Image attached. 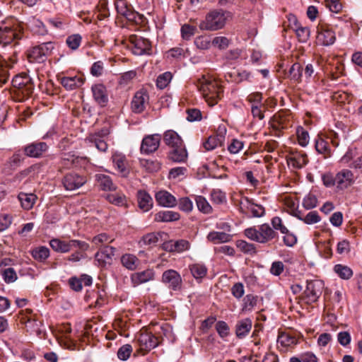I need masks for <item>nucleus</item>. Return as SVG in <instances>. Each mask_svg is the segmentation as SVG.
I'll use <instances>...</instances> for the list:
<instances>
[{
  "mask_svg": "<svg viewBox=\"0 0 362 362\" xmlns=\"http://www.w3.org/2000/svg\"><path fill=\"white\" fill-rule=\"evenodd\" d=\"M290 122V115L287 111H280L276 113L270 119L269 124L279 136L280 132L288 128Z\"/></svg>",
  "mask_w": 362,
  "mask_h": 362,
  "instance_id": "nucleus-12",
  "label": "nucleus"
},
{
  "mask_svg": "<svg viewBox=\"0 0 362 362\" xmlns=\"http://www.w3.org/2000/svg\"><path fill=\"white\" fill-rule=\"evenodd\" d=\"M223 139V137L221 136H211L203 144V146L206 151H211L221 145Z\"/></svg>",
  "mask_w": 362,
  "mask_h": 362,
  "instance_id": "nucleus-47",
  "label": "nucleus"
},
{
  "mask_svg": "<svg viewBox=\"0 0 362 362\" xmlns=\"http://www.w3.org/2000/svg\"><path fill=\"white\" fill-rule=\"evenodd\" d=\"M15 63L10 57L4 58L0 55V83H6L9 79L8 69Z\"/></svg>",
  "mask_w": 362,
  "mask_h": 362,
  "instance_id": "nucleus-29",
  "label": "nucleus"
},
{
  "mask_svg": "<svg viewBox=\"0 0 362 362\" xmlns=\"http://www.w3.org/2000/svg\"><path fill=\"white\" fill-rule=\"evenodd\" d=\"M132 352V347L130 344H124L117 351V356L120 360L126 361Z\"/></svg>",
  "mask_w": 362,
  "mask_h": 362,
  "instance_id": "nucleus-60",
  "label": "nucleus"
},
{
  "mask_svg": "<svg viewBox=\"0 0 362 362\" xmlns=\"http://www.w3.org/2000/svg\"><path fill=\"white\" fill-rule=\"evenodd\" d=\"M48 146L45 142L32 143L24 148V153L31 158H39L47 151Z\"/></svg>",
  "mask_w": 362,
  "mask_h": 362,
  "instance_id": "nucleus-21",
  "label": "nucleus"
},
{
  "mask_svg": "<svg viewBox=\"0 0 362 362\" xmlns=\"http://www.w3.org/2000/svg\"><path fill=\"white\" fill-rule=\"evenodd\" d=\"M231 236L224 232L212 231L207 235V240L214 244H220L229 242Z\"/></svg>",
  "mask_w": 362,
  "mask_h": 362,
  "instance_id": "nucleus-37",
  "label": "nucleus"
},
{
  "mask_svg": "<svg viewBox=\"0 0 362 362\" xmlns=\"http://www.w3.org/2000/svg\"><path fill=\"white\" fill-rule=\"evenodd\" d=\"M252 327V321L250 318L238 320L235 325V335L239 339L245 337Z\"/></svg>",
  "mask_w": 362,
  "mask_h": 362,
  "instance_id": "nucleus-26",
  "label": "nucleus"
},
{
  "mask_svg": "<svg viewBox=\"0 0 362 362\" xmlns=\"http://www.w3.org/2000/svg\"><path fill=\"white\" fill-rule=\"evenodd\" d=\"M177 204L179 209L185 213H189L193 209V202L187 197L179 199L177 201Z\"/></svg>",
  "mask_w": 362,
  "mask_h": 362,
  "instance_id": "nucleus-52",
  "label": "nucleus"
},
{
  "mask_svg": "<svg viewBox=\"0 0 362 362\" xmlns=\"http://www.w3.org/2000/svg\"><path fill=\"white\" fill-rule=\"evenodd\" d=\"M337 187L339 189H345L355 182L354 173L349 169H343L336 174Z\"/></svg>",
  "mask_w": 362,
  "mask_h": 362,
  "instance_id": "nucleus-18",
  "label": "nucleus"
},
{
  "mask_svg": "<svg viewBox=\"0 0 362 362\" xmlns=\"http://www.w3.org/2000/svg\"><path fill=\"white\" fill-rule=\"evenodd\" d=\"M317 205V199L314 194H309L303 200V206L305 209H312Z\"/></svg>",
  "mask_w": 362,
  "mask_h": 362,
  "instance_id": "nucleus-59",
  "label": "nucleus"
},
{
  "mask_svg": "<svg viewBox=\"0 0 362 362\" xmlns=\"http://www.w3.org/2000/svg\"><path fill=\"white\" fill-rule=\"evenodd\" d=\"M122 264L127 269L134 270L139 264V259L134 255L125 254L121 258Z\"/></svg>",
  "mask_w": 362,
  "mask_h": 362,
  "instance_id": "nucleus-40",
  "label": "nucleus"
},
{
  "mask_svg": "<svg viewBox=\"0 0 362 362\" xmlns=\"http://www.w3.org/2000/svg\"><path fill=\"white\" fill-rule=\"evenodd\" d=\"M92 91L95 100L101 106H105L108 101L105 86L103 84H96L92 87Z\"/></svg>",
  "mask_w": 362,
  "mask_h": 362,
  "instance_id": "nucleus-31",
  "label": "nucleus"
},
{
  "mask_svg": "<svg viewBox=\"0 0 362 362\" xmlns=\"http://www.w3.org/2000/svg\"><path fill=\"white\" fill-rule=\"evenodd\" d=\"M168 158L169 160L175 163L185 162L187 158V152L184 144L182 143L177 146L170 148Z\"/></svg>",
  "mask_w": 362,
  "mask_h": 362,
  "instance_id": "nucleus-24",
  "label": "nucleus"
},
{
  "mask_svg": "<svg viewBox=\"0 0 362 362\" xmlns=\"http://www.w3.org/2000/svg\"><path fill=\"white\" fill-rule=\"evenodd\" d=\"M211 201L216 204H220L226 201V194L219 189H214L211 193Z\"/></svg>",
  "mask_w": 362,
  "mask_h": 362,
  "instance_id": "nucleus-61",
  "label": "nucleus"
},
{
  "mask_svg": "<svg viewBox=\"0 0 362 362\" xmlns=\"http://www.w3.org/2000/svg\"><path fill=\"white\" fill-rule=\"evenodd\" d=\"M115 6L118 14L125 17L129 21H136V18L139 16L127 0H115Z\"/></svg>",
  "mask_w": 362,
  "mask_h": 362,
  "instance_id": "nucleus-15",
  "label": "nucleus"
},
{
  "mask_svg": "<svg viewBox=\"0 0 362 362\" xmlns=\"http://www.w3.org/2000/svg\"><path fill=\"white\" fill-rule=\"evenodd\" d=\"M257 303V296L253 294L246 295L243 300L242 310L244 312L251 311Z\"/></svg>",
  "mask_w": 362,
  "mask_h": 362,
  "instance_id": "nucleus-43",
  "label": "nucleus"
},
{
  "mask_svg": "<svg viewBox=\"0 0 362 362\" xmlns=\"http://www.w3.org/2000/svg\"><path fill=\"white\" fill-rule=\"evenodd\" d=\"M31 255L35 260L44 262L49 256V250L45 246L37 247L32 250Z\"/></svg>",
  "mask_w": 362,
  "mask_h": 362,
  "instance_id": "nucleus-41",
  "label": "nucleus"
},
{
  "mask_svg": "<svg viewBox=\"0 0 362 362\" xmlns=\"http://www.w3.org/2000/svg\"><path fill=\"white\" fill-rule=\"evenodd\" d=\"M95 180L103 191H116L117 185L113 183L112 178L105 174H96Z\"/></svg>",
  "mask_w": 362,
  "mask_h": 362,
  "instance_id": "nucleus-27",
  "label": "nucleus"
},
{
  "mask_svg": "<svg viewBox=\"0 0 362 362\" xmlns=\"http://www.w3.org/2000/svg\"><path fill=\"white\" fill-rule=\"evenodd\" d=\"M154 278V272L152 269H146L132 274L131 280L134 286L146 283Z\"/></svg>",
  "mask_w": 362,
  "mask_h": 362,
  "instance_id": "nucleus-28",
  "label": "nucleus"
},
{
  "mask_svg": "<svg viewBox=\"0 0 362 362\" xmlns=\"http://www.w3.org/2000/svg\"><path fill=\"white\" fill-rule=\"evenodd\" d=\"M303 71V68L300 64H293L289 69V78L296 83H300L302 81Z\"/></svg>",
  "mask_w": 362,
  "mask_h": 362,
  "instance_id": "nucleus-39",
  "label": "nucleus"
},
{
  "mask_svg": "<svg viewBox=\"0 0 362 362\" xmlns=\"http://www.w3.org/2000/svg\"><path fill=\"white\" fill-rule=\"evenodd\" d=\"M82 37L79 34H74L66 38V42L69 48L76 49L81 45Z\"/></svg>",
  "mask_w": 362,
  "mask_h": 362,
  "instance_id": "nucleus-54",
  "label": "nucleus"
},
{
  "mask_svg": "<svg viewBox=\"0 0 362 362\" xmlns=\"http://www.w3.org/2000/svg\"><path fill=\"white\" fill-rule=\"evenodd\" d=\"M298 344L297 338L288 332H279L277 338V348L281 352H286Z\"/></svg>",
  "mask_w": 362,
  "mask_h": 362,
  "instance_id": "nucleus-17",
  "label": "nucleus"
},
{
  "mask_svg": "<svg viewBox=\"0 0 362 362\" xmlns=\"http://www.w3.org/2000/svg\"><path fill=\"white\" fill-rule=\"evenodd\" d=\"M2 276L6 283H13L17 279V274L13 268L9 267L4 269Z\"/></svg>",
  "mask_w": 362,
  "mask_h": 362,
  "instance_id": "nucleus-63",
  "label": "nucleus"
},
{
  "mask_svg": "<svg viewBox=\"0 0 362 362\" xmlns=\"http://www.w3.org/2000/svg\"><path fill=\"white\" fill-rule=\"evenodd\" d=\"M107 134L108 132L107 130H103L101 132L90 134L86 138V142L90 145L95 146L98 151L105 152L107 149V144L105 139V136Z\"/></svg>",
  "mask_w": 362,
  "mask_h": 362,
  "instance_id": "nucleus-20",
  "label": "nucleus"
},
{
  "mask_svg": "<svg viewBox=\"0 0 362 362\" xmlns=\"http://www.w3.org/2000/svg\"><path fill=\"white\" fill-rule=\"evenodd\" d=\"M160 233H150L143 236L141 242L145 245H155L159 240Z\"/></svg>",
  "mask_w": 362,
  "mask_h": 362,
  "instance_id": "nucleus-58",
  "label": "nucleus"
},
{
  "mask_svg": "<svg viewBox=\"0 0 362 362\" xmlns=\"http://www.w3.org/2000/svg\"><path fill=\"white\" fill-rule=\"evenodd\" d=\"M194 44L200 49H207L210 47L211 41L208 37L199 36L194 40Z\"/></svg>",
  "mask_w": 362,
  "mask_h": 362,
  "instance_id": "nucleus-62",
  "label": "nucleus"
},
{
  "mask_svg": "<svg viewBox=\"0 0 362 362\" xmlns=\"http://www.w3.org/2000/svg\"><path fill=\"white\" fill-rule=\"evenodd\" d=\"M132 45V52L134 54L142 55L149 54L151 45L148 40L137 35H132L129 37Z\"/></svg>",
  "mask_w": 362,
  "mask_h": 362,
  "instance_id": "nucleus-14",
  "label": "nucleus"
},
{
  "mask_svg": "<svg viewBox=\"0 0 362 362\" xmlns=\"http://www.w3.org/2000/svg\"><path fill=\"white\" fill-rule=\"evenodd\" d=\"M197 30L195 26L189 24H184L181 28V35L184 40H189L194 34Z\"/></svg>",
  "mask_w": 362,
  "mask_h": 362,
  "instance_id": "nucleus-56",
  "label": "nucleus"
},
{
  "mask_svg": "<svg viewBox=\"0 0 362 362\" xmlns=\"http://www.w3.org/2000/svg\"><path fill=\"white\" fill-rule=\"evenodd\" d=\"M179 213L173 211H161L155 214L154 221L156 222H170L179 220Z\"/></svg>",
  "mask_w": 362,
  "mask_h": 362,
  "instance_id": "nucleus-34",
  "label": "nucleus"
},
{
  "mask_svg": "<svg viewBox=\"0 0 362 362\" xmlns=\"http://www.w3.org/2000/svg\"><path fill=\"white\" fill-rule=\"evenodd\" d=\"M162 281L173 290L176 291L181 288L182 278L175 270L169 269L164 272L162 276Z\"/></svg>",
  "mask_w": 362,
  "mask_h": 362,
  "instance_id": "nucleus-19",
  "label": "nucleus"
},
{
  "mask_svg": "<svg viewBox=\"0 0 362 362\" xmlns=\"http://www.w3.org/2000/svg\"><path fill=\"white\" fill-rule=\"evenodd\" d=\"M138 206L143 211H148L153 206V199L145 190L140 189L137 192Z\"/></svg>",
  "mask_w": 362,
  "mask_h": 362,
  "instance_id": "nucleus-30",
  "label": "nucleus"
},
{
  "mask_svg": "<svg viewBox=\"0 0 362 362\" xmlns=\"http://www.w3.org/2000/svg\"><path fill=\"white\" fill-rule=\"evenodd\" d=\"M195 201L197 208L200 211L204 214H209L212 211V207L204 197L197 196Z\"/></svg>",
  "mask_w": 362,
  "mask_h": 362,
  "instance_id": "nucleus-50",
  "label": "nucleus"
},
{
  "mask_svg": "<svg viewBox=\"0 0 362 362\" xmlns=\"http://www.w3.org/2000/svg\"><path fill=\"white\" fill-rule=\"evenodd\" d=\"M237 247L243 252L254 255L256 253V247L254 244L249 243L245 240H238L236 243Z\"/></svg>",
  "mask_w": 362,
  "mask_h": 362,
  "instance_id": "nucleus-49",
  "label": "nucleus"
},
{
  "mask_svg": "<svg viewBox=\"0 0 362 362\" xmlns=\"http://www.w3.org/2000/svg\"><path fill=\"white\" fill-rule=\"evenodd\" d=\"M298 40L301 42H305L310 37V30L308 27H303L299 25L297 27H293Z\"/></svg>",
  "mask_w": 362,
  "mask_h": 362,
  "instance_id": "nucleus-48",
  "label": "nucleus"
},
{
  "mask_svg": "<svg viewBox=\"0 0 362 362\" xmlns=\"http://www.w3.org/2000/svg\"><path fill=\"white\" fill-rule=\"evenodd\" d=\"M317 28V40L320 45L329 46L334 44L336 40V35L330 25L325 23H320Z\"/></svg>",
  "mask_w": 362,
  "mask_h": 362,
  "instance_id": "nucleus-13",
  "label": "nucleus"
},
{
  "mask_svg": "<svg viewBox=\"0 0 362 362\" xmlns=\"http://www.w3.org/2000/svg\"><path fill=\"white\" fill-rule=\"evenodd\" d=\"M189 269L192 275L196 279L204 278L207 273L206 267L202 263H194L189 265Z\"/></svg>",
  "mask_w": 362,
  "mask_h": 362,
  "instance_id": "nucleus-38",
  "label": "nucleus"
},
{
  "mask_svg": "<svg viewBox=\"0 0 362 362\" xmlns=\"http://www.w3.org/2000/svg\"><path fill=\"white\" fill-rule=\"evenodd\" d=\"M12 85L16 89V93L22 95L23 98H28L34 90L32 79L26 73L16 76L12 80Z\"/></svg>",
  "mask_w": 362,
  "mask_h": 362,
  "instance_id": "nucleus-6",
  "label": "nucleus"
},
{
  "mask_svg": "<svg viewBox=\"0 0 362 362\" xmlns=\"http://www.w3.org/2000/svg\"><path fill=\"white\" fill-rule=\"evenodd\" d=\"M116 249L112 246H105L100 252H97V257L100 258L101 256H105L108 262L112 260V257L115 254Z\"/></svg>",
  "mask_w": 362,
  "mask_h": 362,
  "instance_id": "nucleus-55",
  "label": "nucleus"
},
{
  "mask_svg": "<svg viewBox=\"0 0 362 362\" xmlns=\"http://www.w3.org/2000/svg\"><path fill=\"white\" fill-rule=\"evenodd\" d=\"M148 100L149 96L147 91L144 89L139 90L132 98L131 103L132 111L135 113L142 112L148 104Z\"/></svg>",
  "mask_w": 362,
  "mask_h": 362,
  "instance_id": "nucleus-16",
  "label": "nucleus"
},
{
  "mask_svg": "<svg viewBox=\"0 0 362 362\" xmlns=\"http://www.w3.org/2000/svg\"><path fill=\"white\" fill-rule=\"evenodd\" d=\"M212 45L221 49H224L228 47L229 40L223 36L216 37L211 42Z\"/></svg>",
  "mask_w": 362,
  "mask_h": 362,
  "instance_id": "nucleus-64",
  "label": "nucleus"
},
{
  "mask_svg": "<svg viewBox=\"0 0 362 362\" xmlns=\"http://www.w3.org/2000/svg\"><path fill=\"white\" fill-rule=\"evenodd\" d=\"M163 139L166 146L170 148L177 146L183 143L178 134L173 130H167L164 132Z\"/></svg>",
  "mask_w": 362,
  "mask_h": 362,
  "instance_id": "nucleus-33",
  "label": "nucleus"
},
{
  "mask_svg": "<svg viewBox=\"0 0 362 362\" xmlns=\"http://www.w3.org/2000/svg\"><path fill=\"white\" fill-rule=\"evenodd\" d=\"M308 163V158L305 153H293L288 159L289 165L295 168H301Z\"/></svg>",
  "mask_w": 362,
  "mask_h": 362,
  "instance_id": "nucleus-35",
  "label": "nucleus"
},
{
  "mask_svg": "<svg viewBox=\"0 0 362 362\" xmlns=\"http://www.w3.org/2000/svg\"><path fill=\"white\" fill-rule=\"evenodd\" d=\"M244 234L249 239L259 243H268L277 237V233L267 223L257 228H248L245 230Z\"/></svg>",
  "mask_w": 362,
  "mask_h": 362,
  "instance_id": "nucleus-2",
  "label": "nucleus"
},
{
  "mask_svg": "<svg viewBox=\"0 0 362 362\" xmlns=\"http://www.w3.org/2000/svg\"><path fill=\"white\" fill-rule=\"evenodd\" d=\"M49 245L54 251L60 253H67L74 247H77L82 252H86L90 247L89 244L84 241L78 240L65 241L59 238H52L50 240Z\"/></svg>",
  "mask_w": 362,
  "mask_h": 362,
  "instance_id": "nucleus-4",
  "label": "nucleus"
},
{
  "mask_svg": "<svg viewBox=\"0 0 362 362\" xmlns=\"http://www.w3.org/2000/svg\"><path fill=\"white\" fill-rule=\"evenodd\" d=\"M54 46L52 42L42 43L30 49L28 52L30 62L41 63L45 61L47 56L50 54Z\"/></svg>",
  "mask_w": 362,
  "mask_h": 362,
  "instance_id": "nucleus-7",
  "label": "nucleus"
},
{
  "mask_svg": "<svg viewBox=\"0 0 362 362\" xmlns=\"http://www.w3.org/2000/svg\"><path fill=\"white\" fill-rule=\"evenodd\" d=\"M28 25L31 30L37 34L44 35L47 33L45 26L39 19L32 18L29 21Z\"/></svg>",
  "mask_w": 362,
  "mask_h": 362,
  "instance_id": "nucleus-44",
  "label": "nucleus"
},
{
  "mask_svg": "<svg viewBox=\"0 0 362 362\" xmlns=\"http://www.w3.org/2000/svg\"><path fill=\"white\" fill-rule=\"evenodd\" d=\"M334 271L343 279H349L353 276L352 269L346 265L336 264L334 267Z\"/></svg>",
  "mask_w": 362,
  "mask_h": 362,
  "instance_id": "nucleus-42",
  "label": "nucleus"
},
{
  "mask_svg": "<svg viewBox=\"0 0 362 362\" xmlns=\"http://www.w3.org/2000/svg\"><path fill=\"white\" fill-rule=\"evenodd\" d=\"M86 182V177L75 173H67L62 179L64 188L68 191L77 189L84 185Z\"/></svg>",
  "mask_w": 362,
  "mask_h": 362,
  "instance_id": "nucleus-10",
  "label": "nucleus"
},
{
  "mask_svg": "<svg viewBox=\"0 0 362 362\" xmlns=\"http://www.w3.org/2000/svg\"><path fill=\"white\" fill-rule=\"evenodd\" d=\"M315 149L319 153L323 154L325 158H327L331 156V151L329 148L328 143L322 138H319L316 141Z\"/></svg>",
  "mask_w": 362,
  "mask_h": 362,
  "instance_id": "nucleus-46",
  "label": "nucleus"
},
{
  "mask_svg": "<svg viewBox=\"0 0 362 362\" xmlns=\"http://www.w3.org/2000/svg\"><path fill=\"white\" fill-rule=\"evenodd\" d=\"M105 199L109 203L119 207L128 208V200L126 195L122 192L107 194Z\"/></svg>",
  "mask_w": 362,
  "mask_h": 362,
  "instance_id": "nucleus-32",
  "label": "nucleus"
},
{
  "mask_svg": "<svg viewBox=\"0 0 362 362\" xmlns=\"http://www.w3.org/2000/svg\"><path fill=\"white\" fill-rule=\"evenodd\" d=\"M96 12L98 13L97 18L99 21L105 20L110 16V12L107 8V2L106 0H100L96 7Z\"/></svg>",
  "mask_w": 362,
  "mask_h": 362,
  "instance_id": "nucleus-45",
  "label": "nucleus"
},
{
  "mask_svg": "<svg viewBox=\"0 0 362 362\" xmlns=\"http://www.w3.org/2000/svg\"><path fill=\"white\" fill-rule=\"evenodd\" d=\"M247 209L252 214L253 217L259 218L262 217L264 214L265 210L262 206L251 203L247 199Z\"/></svg>",
  "mask_w": 362,
  "mask_h": 362,
  "instance_id": "nucleus-51",
  "label": "nucleus"
},
{
  "mask_svg": "<svg viewBox=\"0 0 362 362\" xmlns=\"http://www.w3.org/2000/svg\"><path fill=\"white\" fill-rule=\"evenodd\" d=\"M57 79L67 90H71L79 88L84 82V80L79 76L68 77L57 76Z\"/></svg>",
  "mask_w": 362,
  "mask_h": 362,
  "instance_id": "nucleus-25",
  "label": "nucleus"
},
{
  "mask_svg": "<svg viewBox=\"0 0 362 362\" xmlns=\"http://www.w3.org/2000/svg\"><path fill=\"white\" fill-rule=\"evenodd\" d=\"M136 343L139 347V351L148 352L156 348L160 341L151 332L141 330L136 336Z\"/></svg>",
  "mask_w": 362,
  "mask_h": 362,
  "instance_id": "nucleus-9",
  "label": "nucleus"
},
{
  "mask_svg": "<svg viewBox=\"0 0 362 362\" xmlns=\"http://www.w3.org/2000/svg\"><path fill=\"white\" fill-rule=\"evenodd\" d=\"M161 138L159 134L145 136L141 144V153L148 155L156 152L160 146Z\"/></svg>",
  "mask_w": 362,
  "mask_h": 362,
  "instance_id": "nucleus-11",
  "label": "nucleus"
},
{
  "mask_svg": "<svg viewBox=\"0 0 362 362\" xmlns=\"http://www.w3.org/2000/svg\"><path fill=\"white\" fill-rule=\"evenodd\" d=\"M324 284L319 280L307 281L306 288L303 293V299L308 304H311L317 301L322 293Z\"/></svg>",
  "mask_w": 362,
  "mask_h": 362,
  "instance_id": "nucleus-8",
  "label": "nucleus"
},
{
  "mask_svg": "<svg viewBox=\"0 0 362 362\" xmlns=\"http://www.w3.org/2000/svg\"><path fill=\"white\" fill-rule=\"evenodd\" d=\"M18 198L21 202L22 207L26 210L32 209L37 199V197L35 194L32 193L28 194L24 192H21L18 194Z\"/></svg>",
  "mask_w": 362,
  "mask_h": 362,
  "instance_id": "nucleus-36",
  "label": "nucleus"
},
{
  "mask_svg": "<svg viewBox=\"0 0 362 362\" xmlns=\"http://www.w3.org/2000/svg\"><path fill=\"white\" fill-rule=\"evenodd\" d=\"M156 200L158 205L163 207L172 208L177 204V199L165 190L158 192L156 194Z\"/></svg>",
  "mask_w": 362,
  "mask_h": 362,
  "instance_id": "nucleus-22",
  "label": "nucleus"
},
{
  "mask_svg": "<svg viewBox=\"0 0 362 362\" xmlns=\"http://www.w3.org/2000/svg\"><path fill=\"white\" fill-rule=\"evenodd\" d=\"M112 240L113 239H111L107 234L100 233L93 238L92 243L95 245L96 247H99L104 243H111Z\"/></svg>",
  "mask_w": 362,
  "mask_h": 362,
  "instance_id": "nucleus-57",
  "label": "nucleus"
},
{
  "mask_svg": "<svg viewBox=\"0 0 362 362\" xmlns=\"http://www.w3.org/2000/svg\"><path fill=\"white\" fill-rule=\"evenodd\" d=\"M22 32L20 26L13 24L11 21L0 22V44L6 46L16 40L22 37Z\"/></svg>",
  "mask_w": 362,
  "mask_h": 362,
  "instance_id": "nucleus-3",
  "label": "nucleus"
},
{
  "mask_svg": "<svg viewBox=\"0 0 362 362\" xmlns=\"http://www.w3.org/2000/svg\"><path fill=\"white\" fill-rule=\"evenodd\" d=\"M226 22L225 13L214 10L209 12L199 27L202 30H217L222 28Z\"/></svg>",
  "mask_w": 362,
  "mask_h": 362,
  "instance_id": "nucleus-5",
  "label": "nucleus"
},
{
  "mask_svg": "<svg viewBox=\"0 0 362 362\" xmlns=\"http://www.w3.org/2000/svg\"><path fill=\"white\" fill-rule=\"evenodd\" d=\"M112 160L115 168L122 174L123 177H127L129 173L128 163L124 155L120 153H115L112 156Z\"/></svg>",
  "mask_w": 362,
  "mask_h": 362,
  "instance_id": "nucleus-23",
  "label": "nucleus"
},
{
  "mask_svg": "<svg viewBox=\"0 0 362 362\" xmlns=\"http://www.w3.org/2000/svg\"><path fill=\"white\" fill-rule=\"evenodd\" d=\"M172 74L170 72H165L158 76L156 80V86L160 89H164L168 86L172 79Z\"/></svg>",
  "mask_w": 362,
  "mask_h": 362,
  "instance_id": "nucleus-53",
  "label": "nucleus"
},
{
  "mask_svg": "<svg viewBox=\"0 0 362 362\" xmlns=\"http://www.w3.org/2000/svg\"><path fill=\"white\" fill-rule=\"evenodd\" d=\"M196 85L211 107L217 104L223 97V88L220 81L214 78L203 76L197 81Z\"/></svg>",
  "mask_w": 362,
  "mask_h": 362,
  "instance_id": "nucleus-1",
  "label": "nucleus"
}]
</instances>
